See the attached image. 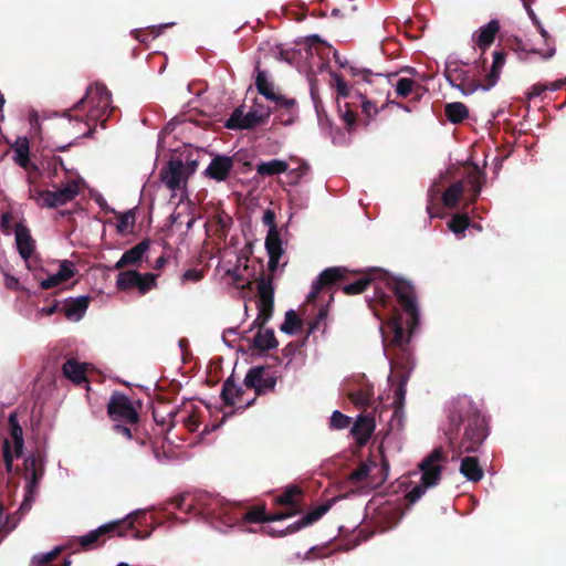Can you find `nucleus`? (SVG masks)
<instances>
[{"label": "nucleus", "instance_id": "09e8293b", "mask_svg": "<svg viewBox=\"0 0 566 566\" xmlns=\"http://www.w3.org/2000/svg\"><path fill=\"white\" fill-rule=\"evenodd\" d=\"M369 471L370 465L368 463H360L359 467L349 474V481L352 484H360L366 481Z\"/></svg>", "mask_w": 566, "mask_h": 566}, {"label": "nucleus", "instance_id": "79ce46f5", "mask_svg": "<svg viewBox=\"0 0 566 566\" xmlns=\"http://www.w3.org/2000/svg\"><path fill=\"white\" fill-rule=\"evenodd\" d=\"M117 232L124 234L130 230H133L135 226V213L133 210H128L123 213L117 214Z\"/></svg>", "mask_w": 566, "mask_h": 566}, {"label": "nucleus", "instance_id": "2eb2a0df", "mask_svg": "<svg viewBox=\"0 0 566 566\" xmlns=\"http://www.w3.org/2000/svg\"><path fill=\"white\" fill-rule=\"evenodd\" d=\"M303 490L296 485L292 484L286 486L281 494L274 497V503L276 505L284 506L285 509L276 514H290L291 517L303 512Z\"/></svg>", "mask_w": 566, "mask_h": 566}, {"label": "nucleus", "instance_id": "a878e982", "mask_svg": "<svg viewBox=\"0 0 566 566\" xmlns=\"http://www.w3.org/2000/svg\"><path fill=\"white\" fill-rule=\"evenodd\" d=\"M243 394V388L235 384L232 375L224 380L221 389V398L227 406L232 407L237 403L242 405Z\"/></svg>", "mask_w": 566, "mask_h": 566}, {"label": "nucleus", "instance_id": "72a5a7b5", "mask_svg": "<svg viewBox=\"0 0 566 566\" xmlns=\"http://www.w3.org/2000/svg\"><path fill=\"white\" fill-rule=\"evenodd\" d=\"M263 327H259V332L253 337V347L261 352L270 350L276 348L279 345L277 339L275 338L273 329H262Z\"/></svg>", "mask_w": 566, "mask_h": 566}, {"label": "nucleus", "instance_id": "603ef678", "mask_svg": "<svg viewBox=\"0 0 566 566\" xmlns=\"http://www.w3.org/2000/svg\"><path fill=\"white\" fill-rule=\"evenodd\" d=\"M510 48L515 52L542 54L539 50L530 49L527 43L516 36L510 40Z\"/></svg>", "mask_w": 566, "mask_h": 566}, {"label": "nucleus", "instance_id": "0e129e2a", "mask_svg": "<svg viewBox=\"0 0 566 566\" xmlns=\"http://www.w3.org/2000/svg\"><path fill=\"white\" fill-rule=\"evenodd\" d=\"M130 424H126L123 422H117L113 426V430L116 433L125 436L127 439H133V429L129 427Z\"/></svg>", "mask_w": 566, "mask_h": 566}, {"label": "nucleus", "instance_id": "9b49d317", "mask_svg": "<svg viewBox=\"0 0 566 566\" xmlns=\"http://www.w3.org/2000/svg\"><path fill=\"white\" fill-rule=\"evenodd\" d=\"M107 413L114 422L137 424L139 421V413L133 406L130 399L126 395L117 391L109 398Z\"/></svg>", "mask_w": 566, "mask_h": 566}, {"label": "nucleus", "instance_id": "f3484780", "mask_svg": "<svg viewBox=\"0 0 566 566\" xmlns=\"http://www.w3.org/2000/svg\"><path fill=\"white\" fill-rule=\"evenodd\" d=\"M332 501H327L308 513H306L301 520L296 521L295 523L289 525L286 528L281 530L280 535H289L293 534L303 527H306L308 525H312L313 523L317 522L319 518H322L332 507Z\"/></svg>", "mask_w": 566, "mask_h": 566}, {"label": "nucleus", "instance_id": "cd10ccee", "mask_svg": "<svg viewBox=\"0 0 566 566\" xmlns=\"http://www.w3.org/2000/svg\"><path fill=\"white\" fill-rule=\"evenodd\" d=\"M375 429V422L371 418L360 416L354 423L350 432L356 439L357 443L363 446L371 437Z\"/></svg>", "mask_w": 566, "mask_h": 566}, {"label": "nucleus", "instance_id": "774afa93", "mask_svg": "<svg viewBox=\"0 0 566 566\" xmlns=\"http://www.w3.org/2000/svg\"><path fill=\"white\" fill-rule=\"evenodd\" d=\"M60 308V302L54 300L52 302V304H50L49 306H44L42 308L39 310V314L41 315H45V316H51L53 315L54 313H56Z\"/></svg>", "mask_w": 566, "mask_h": 566}, {"label": "nucleus", "instance_id": "ddd939ff", "mask_svg": "<svg viewBox=\"0 0 566 566\" xmlns=\"http://www.w3.org/2000/svg\"><path fill=\"white\" fill-rule=\"evenodd\" d=\"M243 384L248 389H253L255 396H261L275 390L276 377L269 368L258 366L248 370Z\"/></svg>", "mask_w": 566, "mask_h": 566}, {"label": "nucleus", "instance_id": "a211bd4d", "mask_svg": "<svg viewBox=\"0 0 566 566\" xmlns=\"http://www.w3.org/2000/svg\"><path fill=\"white\" fill-rule=\"evenodd\" d=\"M149 247H150L149 239L142 240L135 247L130 248L129 250H127L123 253L120 259L114 265V269L122 270L126 266L138 265L143 261L146 252L149 250Z\"/></svg>", "mask_w": 566, "mask_h": 566}, {"label": "nucleus", "instance_id": "1a4fd4ad", "mask_svg": "<svg viewBox=\"0 0 566 566\" xmlns=\"http://www.w3.org/2000/svg\"><path fill=\"white\" fill-rule=\"evenodd\" d=\"M258 282V317L254 319L253 327H263L272 317L274 310V287L272 276L262 274Z\"/></svg>", "mask_w": 566, "mask_h": 566}, {"label": "nucleus", "instance_id": "2f4dec72", "mask_svg": "<svg viewBox=\"0 0 566 566\" xmlns=\"http://www.w3.org/2000/svg\"><path fill=\"white\" fill-rule=\"evenodd\" d=\"M395 91L399 97H407L415 94L416 98L419 99L423 95L426 88L411 78L400 77L395 85Z\"/></svg>", "mask_w": 566, "mask_h": 566}, {"label": "nucleus", "instance_id": "9d476101", "mask_svg": "<svg viewBox=\"0 0 566 566\" xmlns=\"http://www.w3.org/2000/svg\"><path fill=\"white\" fill-rule=\"evenodd\" d=\"M24 475L28 481L25 485L24 500L20 511L27 512L31 509L34 496L38 492L39 482L43 476L44 468L40 455L31 454L24 460Z\"/></svg>", "mask_w": 566, "mask_h": 566}, {"label": "nucleus", "instance_id": "f03ea898", "mask_svg": "<svg viewBox=\"0 0 566 566\" xmlns=\"http://www.w3.org/2000/svg\"><path fill=\"white\" fill-rule=\"evenodd\" d=\"M352 274L357 275L356 272ZM358 275L359 277L354 282L344 284L342 291L346 295H356L366 291L370 284H374L376 300L382 306H386L390 296L386 293L385 289L389 290L396 296L406 315L403 327L412 334L420 321L415 286L409 281L397 279L379 268H370L358 273Z\"/></svg>", "mask_w": 566, "mask_h": 566}, {"label": "nucleus", "instance_id": "393cba45", "mask_svg": "<svg viewBox=\"0 0 566 566\" xmlns=\"http://www.w3.org/2000/svg\"><path fill=\"white\" fill-rule=\"evenodd\" d=\"M197 506L200 509L202 515L214 518L221 517L223 514L228 513V506L221 505L219 499L208 494H202L197 497Z\"/></svg>", "mask_w": 566, "mask_h": 566}, {"label": "nucleus", "instance_id": "864d4df0", "mask_svg": "<svg viewBox=\"0 0 566 566\" xmlns=\"http://www.w3.org/2000/svg\"><path fill=\"white\" fill-rule=\"evenodd\" d=\"M2 453H3L6 471L8 473H10L13 468V454H12L10 441L8 439L3 440Z\"/></svg>", "mask_w": 566, "mask_h": 566}, {"label": "nucleus", "instance_id": "4d7b16f0", "mask_svg": "<svg viewBox=\"0 0 566 566\" xmlns=\"http://www.w3.org/2000/svg\"><path fill=\"white\" fill-rule=\"evenodd\" d=\"M349 72L353 76H361V78L367 82V83H371V77L373 76H380L381 74L379 73H374L371 70H368V69H358L356 66H350L349 67Z\"/></svg>", "mask_w": 566, "mask_h": 566}, {"label": "nucleus", "instance_id": "3c124183", "mask_svg": "<svg viewBox=\"0 0 566 566\" xmlns=\"http://www.w3.org/2000/svg\"><path fill=\"white\" fill-rule=\"evenodd\" d=\"M350 418L338 410H335L331 417V427L334 429H345L349 426Z\"/></svg>", "mask_w": 566, "mask_h": 566}, {"label": "nucleus", "instance_id": "f257e3e1", "mask_svg": "<svg viewBox=\"0 0 566 566\" xmlns=\"http://www.w3.org/2000/svg\"><path fill=\"white\" fill-rule=\"evenodd\" d=\"M412 334L406 333L401 314L395 315L382 329L384 343L388 357L390 359L391 373L388 381L394 387L392 416L390 428L399 429L402 427L405 413V400L407 394V382L415 367L412 354L409 349V342Z\"/></svg>", "mask_w": 566, "mask_h": 566}, {"label": "nucleus", "instance_id": "e433bc0d", "mask_svg": "<svg viewBox=\"0 0 566 566\" xmlns=\"http://www.w3.org/2000/svg\"><path fill=\"white\" fill-rule=\"evenodd\" d=\"M255 86L258 92L270 101L282 99L280 95H276L273 85L268 81L266 73L264 71H258L255 78Z\"/></svg>", "mask_w": 566, "mask_h": 566}, {"label": "nucleus", "instance_id": "6ab92c4d", "mask_svg": "<svg viewBox=\"0 0 566 566\" xmlns=\"http://www.w3.org/2000/svg\"><path fill=\"white\" fill-rule=\"evenodd\" d=\"M15 243L20 256L28 261L35 251V240L27 226L19 222L15 224Z\"/></svg>", "mask_w": 566, "mask_h": 566}, {"label": "nucleus", "instance_id": "37998d69", "mask_svg": "<svg viewBox=\"0 0 566 566\" xmlns=\"http://www.w3.org/2000/svg\"><path fill=\"white\" fill-rule=\"evenodd\" d=\"M156 279H157V275L154 273H146V274L139 273V280H137L136 289L138 290V292L142 295L146 294L150 290L156 287Z\"/></svg>", "mask_w": 566, "mask_h": 566}, {"label": "nucleus", "instance_id": "c85d7f7f", "mask_svg": "<svg viewBox=\"0 0 566 566\" xmlns=\"http://www.w3.org/2000/svg\"><path fill=\"white\" fill-rule=\"evenodd\" d=\"M500 31V23L497 20H491L483 25L478 35L474 38L475 44L484 52L495 40L496 33Z\"/></svg>", "mask_w": 566, "mask_h": 566}, {"label": "nucleus", "instance_id": "e2e57ef3", "mask_svg": "<svg viewBox=\"0 0 566 566\" xmlns=\"http://www.w3.org/2000/svg\"><path fill=\"white\" fill-rule=\"evenodd\" d=\"M203 277V273L201 270H197V269H189L187 270L182 276H181V280L184 282H187V281H191V282H198L200 281L201 279Z\"/></svg>", "mask_w": 566, "mask_h": 566}, {"label": "nucleus", "instance_id": "338daca9", "mask_svg": "<svg viewBox=\"0 0 566 566\" xmlns=\"http://www.w3.org/2000/svg\"><path fill=\"white\" fill-rule=\"evenodd\" d=\"M262 222L264 226L269 227V230H272L273 228H277L275 223V212L271 209H266L262 217Z\"/></svg>", "mask_w": 566, "mask_h": 566}, {"label": "nucleus", "instance_id": "20e7f679", "mask_svg": "<svg viewBox=\"0 0 566 566\" xmlns=\"http://www.w3.org/2000/svg\"><path fill=\"white\" fill-rule=\"evenodd\" d=\"M504 64L505 53L503 51H494L493 63L490 72L485 75L484 82H481L480 76L486 70L485 59H480L475 62L472 70L464 69L468 63L459 61L448 62L444 69V76L452 87L458 88L464 95H470L479 88L488 91L493 87L499 81Z\"/></svg>", "mask_w": 566, "mask_h": 566}, {"label": "nucleus", "instance_id": "ea45409f", "mask_svg": "<svg viewBox=\"0 0 566 566\" xmlns=\"http://www.w3.org/2000/svg\"><path fill=\"white\" fill-rule=\"evenodd\" d=\"M373 398L374 391L370 387L359 388L358 390L349 394L352 402L359 407H369L373 402Z\"/></svg>", "mask_w": 566, "mask_h": 566}, {"label": "nucleus", "instance_id": "0eeeda50", "mask_svg": "<svg viewBox=\"0 0 566 566\" xmlns=\"http://www.w3.org/2000/svg\"><path fill=\"white\" fill-rule=\"evenodd\" d=\"M485 178V172L478 165L472 164L465 177L451 184L442 193L443 205L449 209L457 208L465 192V187H468L467 206L473 205L482 191Z\"/></svg>", "mask_w": 566, "mask_h": 566}, {"label": "nucleus", "instance_id": "a18cd8bd", "mask_svg": "<svg viewBox=\"0 0 566 566\" xmlns=\"http://www.w3.org/2000/svg\"><path fill=\"white\" fill-rule=\"evenodd\" d=\"M448 226L455 234L463 233L470 226V219L467 214H454Z\"/></svg>", "mask_w": 566, "mask_h": 566}, {"label": "nucleus", "instance_id": "8fccbe9b", "mask_svg": "<svg viewBox=\"0 0 566 566\" xmlns=\"http://www.w3.org/2000/svg\"><path fill=\"white\" fill-rule=\"evenodd\" d=\"M229 129H244V114L241 108H235L226 122Z\"/></svg>", "mask_w": 566, "mask_h": 566}, {"label": "nucleus", "instance_id": "4c0bfd02", "mask_svg": "<svg viewBox=\"0 0 566 566\" xmlns=\"http://www.w3.org/2000/svg\"><path fill=\"white\" fill-rule=\"evenodd\" d=\"M137 280H139V272L135 270L122 271L117 275L116 286L120 291L136 289Z\"/></svg>", "mask_w": 566, "mask_h": 566}, {"label": "nucleus", "instance_id": "680f3d73", "mask_svg": "<svg viewBox=\"0 0 566 566\" xmlns=\"http://www.w3.org/2000/svg\"><path fill=\"white\" fill-rule=\"evenodd\" d=\"M334 80H335L337 95L340 97H348L349 96V87H348L347 83L344 81V78L340 75L335 74Z\"/></svg>", "mask_w": 566, "mask_h": 566}, {"label": "nucleus", "instance_id": "39448f33", "mask_svg": "<svg viewBox=\"0 0 566 566\" xmlns=\"http://www.w3.org/2000/svg\"><path fill=\"white\" fill-rule=\"evenodd\" d=\"M111 103V92L105 85L96 83L95 85L88 86L86 94L75 103L73 107L63 112V117L70 120H85V125L88 129L82 137L88 138L93 136L96 123L99 122L102 127L105 128Z\"/></svg>", "mask_w": 566, "mask_h": 566}, {"label": "nucleus", "instance_id": "7c9ffc66", "mask_svg": "<svg viewBox=\"0 0 566 566\" xmlns=\"http://www.w3.org/2000/svg\"><path fill=\"white\" fill-rule=\"evenodd\" d=\"M10 437L14 444V454L17 458L22 455L24 440L22 427L19 423L17 412H11L8 419Z\"/></svg>", "mask_w": 566, "mask_h": 566}, {"label": "nucleus", "instance_id": "5fc2aeb1", "mask_svg": "<svg viewBox=\"0 0 566 566\" xmlns=\"http://www.w3.org/2000/svg\"><path fill=\"white\" fill-rule=\"evenodd\" d=\"M327 315H328V306H322L314 321L312 323H310V332H314L315 329H318L321 327L322 324L325 325V321L327 318Z\"/></svg>", "mask_w": 566, "mask_h": 566}, {"label": "nucleus", "instance_id": "412c9836", "mask_svg": "<svg viewBox=\"0 0 566 566\" xmlns=\"http://www.w3.org/2000/svg\"><path fill=\"white\" fill-rule=\"evenodd\" d=\"M75 273L76 270L74 263L70 260H63L60 262L59 271L55 274L50 275L49 277L42 280L40 282V287L42 290L53 289L60 285L61 283H64L72 279L75 275Z\"/></svg>", "mask_w": 566, "mask_h": 566}, {"label": "nucleus", "instance_id": "aec40b11", "mask_svg": "<svg viewBox=\"0 0 566 566\" xmlns=\"http://www.w3.org/2000/svg\"><path fill=\"white\" fill-rule=\"evenodd\" d=\"M161 181L172 191L180 188L184 178V164L180 159H172L160 171Z\"/></svg>", "mask_w": 566, "mask_h": 566}, {"label": "nucleus", "instance_id": "bb28decb", "mask_svg": "<svg viewBox=\"0 0 566 566\" xmlns=\"http://www.w3.org/2000/svg\"><path fill=\"white\" fill-rule=\"evenodd\" d=\"M62 547H55L51 552L38 554L32 557V566H71L70 558L59 559Z\"/></svg>", "mask_w": 566, "mask_h": 566}, {"label": "nucleus", "instance_id": "58836bf2", "mask_svg": "<svg viewBox=\"0 0 566 566\" xmlns=\"http://www.w3.org/2000/svg\"><path fill=\"white\" fill-rule=\"evenodd\" d=\"M265 249L268 254H283L282 240L277 228L268 231L265 238Z\"/></svg>", "mask_w": 566, "mask_h": 566}, {"label": "nucleus", "instance_id": "7ed1b4c3", "mask_svg": "<svg viewBox=\"0 0 566 566\" xmlns=\"http://www.w3.org/2000/svg\"><path fill=\"white\" fill-rule=\"evenodd\" d=\"M444 436L453 453H475L489 436V426L481 410L470 400H459L448 417Z\"/></svg>", "mask_w": 566, "mask_h": 566}, {"label": "nucleus", "instance_id": "69168bd1", "mask_svg": "<svg viewBox=\"0 0 566 566\" xmlns=\"http://www.w3.org/2000/svg\"><path fill=\"white\" fill-rule=\"evenodd\" d=\"M3 514V507L0 505V534L2 533V536H6L15 527V524L9 526V518H4Z\"/></svg>", "mask_w": 566, "mask_h": 566}, {"label": "nucleus", "instance_id": "bf43d9fd", "mask_svg": "<svg viewBox=\"0 0 566 566\" xmlns=\"http://www.w3.org/2000/svg\"><path fill=\"white\" fill-rule=\"evenodd\" d=\"M533 21L536 23L538 32L544 38L545 43L548 46L547 53L543 54V57L544 59H551L555 54V48L554 46H549V43H548L551 36H549L548 32L543 28V25L535 18L533 19Z\"/></svg>", "mask_w": 566, "mask_h": 566}, {"label": "nucleus", "instance_id": "f704fd0d", "mask_svg": "<svg viewBox=\"0 0 566 566\" xmlns=\"http://www.w3.org/2000/svg\"><path fill=\"white\" fill-rule=\"evenodd\" d=\"M289 165L282 159H272L263 161L256 166V174L261 177L275 176L286 172Z\"/></svg>", "mask_w": 566, "mask_h": 566}, {"label": "nucleus", "instance_id": "6e6552de", "mask_svg": "<svg viewBox=\"0 0 566 566\" xmlns=\"http://www.w3.org/2000/svg\"><path fill=\"white\" fill-rule=\"evenodd\" d=\"M80 192V185L76 180H70L67 184L54 191L43 189H32L30 198L33 199L39 207L57 208L71 202Z\"/></svg>", "mask_w": 566, "mask_h": 566}, {"label": "nucleus", "instance_id": "423d86ee", "mask_svg": "<svg viewBox=\"0 0 566 566\" xmlns=\"http://www.w3.org/2000/svg\"><path fill=\"white\" fill-rule=\"evenodd\" d=\"M146 521L145 512H134L124 520L114 521L99 526L96 530L78 537V543L84 551H91L103 545L107 537L115 534L118 536L130 535L135 539H145L150 535V532H142L138 526L143 525Z\"/></svg>", "mask_w": 566, "mask_h": 566}, {"label": "nucleus", "instance_id": "6e6d98bb", "mask_svg": "<svg viewBox=\"0 0 566 566\" xmlns=\"http://www.w3.org/2000/svg\"><path fill=\"white\" fill-rule=\"evenodd\" d=\"M429 486L427 485H423L422 482H420V484L416 485L415 488H412L406 495V499L408 500V502L410 504H413L416 503L419 499H421V496L424 494L426 490L428 489Z\"/></svg>", "mask_w": 566, "mask_h": 566}, {"label": "nucleus", "instance_id": "13d9d810", "mask_svg": "<svg viewBox=\"0 0 566 566\" xmlns=\"http://www.w3.org/2000/svg\"><path fill=\"white\" fill-rule=\"evenodd\" d=\"M346 107H348V104H346ZM342 118L346 125L347 130L353 132L357 123L356 113L350 108H346V111L342 114Z\"/></svg>", "mask_w": 566, "mask_h": 566}, {"label": "nucleus", "instance_id": "dca6fc26", "mask_svg": "<svg viewBox=\"0 0 566 566\" xmlns=\"http://www.w3.org/2000/svg\"><path fill=\"white\" fill-rule=\"evenodd\" d=\"M238 160H241L240 153H237L232 157L226 155H216L211 159L203 174L206 177L214 181H226L229 178L231 170L233 169L234 163Z\"/></svg>", "mask_w": 566, "mask_h": 566}, {"label": "nucleus", "instance_id": "4468645a", "mask_svg": "<svg viewBox=\"0 0 566 566\" xmlns=\"http://www.w3.org/2000/svg\"><path fill=\"white\" fill-rule=\"evenodd\" d=\"M350 271L344 266H333L325 269L312 285V291L307 295V302L313 303L316 301L317 295L323 290H331L339 282L349 279Z\"/></svg>", "mask_w": 566, "mask_h": 566}, {"label": "nucleus", "instance_id": "473e14b6", "mask_svg": "<svg viewBox=\"0 0 566 566\" xmlns=\"http://www.w3.org/2000/svg\"><path fill=\"white\" fill-rule=\"evenodd\" d=\"M63 374L66 378L75 384L86 381L85 365L80 364L76 359L70 358L63 364Z\"/></svg>", "mask_w": 566, "mask_h": 566}, {"label": "nucleus", "instance_id": "49530a36", "mask_svg": "<svg viewBox=\"0 0 566 566\" xmlns=\"http://www.w3.org/2000/svg\"><path fill=\"white\" fill-rule=\"evenodd\" d=\"M179 413V409L168 411L166 415L160 413L158 409L153 410V418L157 424L164 426L169 423L168 430L175 427V418Z\"/></svg>", "mask_w": 566, "mask_h": 566}, {"label": "nucleus", "instance_id": "052dcab7", "mask_svg": "<svg viewBox=\"0 0 566 566\" xmlns=\"http://www.w3.org/2000/svg\"><path fill=\"white\" fill-rule=\"evenodd\" d=\"M361 111L367 117L365 126H367L369 124V120L378 113V108L376 107V105L367 99H364L361 102Z\"/></svg>", "mask_w": 566, "mask_h": 566}, {"label": "nucleus", "instance_id": "b1692460", "mask_svg": "<svg viewBox=\"0 0 566 566\" xmlns=\"http://www.w3.org/2000/svg\"><path fill=\"white\" fill-rule=\"evenodd\" d=\"M90 302L91 297L85 295L78 296L76 298L71 297L64 302L61 311H63L65 317L69 321L77 322L86 313Z\"/></svg>", "mask_w": 566, "mask_h": 566}, {"label": "nucleus", "instance_id": "c9c22d12", "mask_svg": "<svg viewBox=\"0 0 566 566\" xmlns=\"http://www.w3.org/2000/svg\"><path fill=\"white\" fill-rule=\"evenodd\" d=\"M444 114L452 124H461L469 117V108L461 102L448 103L444 106Z\"/></svg>", "mask_w": 566, "mask_h": 566}, {"label": "nucleus", "instance_id": "4be33fe9", "mask_svg": "<svg viewBox=\"0 0 566 566\" xmlns=\"http://www.w3.org/2000/svg\"><path fill=\"white\" fill-rule=\"evenodd\" d=\"M13 150V161L25 170H36V166L30 161V143L25 136H19L13 144L10 145Z\"/></svg>", "mask_w": 566, "mask_h": 566}, {"label": "nucleus", "instance_id": "c03bdc74", "mask_svg": "<svg viewBox=\"0 0 566 566\" xmlns=\"http://www.w3.org/2000/svg\"><path fill=\"white\" fill-rule=\"evenodd\" d=\"M269 117V113L261 114L256 111H250L244 114V129H252L264 124Z\"/></svg>", "mask_w": 566, "mask_h": 566}, {"label": "nucleus", "instance_id": "a19ab883", "mask_svg": "<svg viewBox=\"0 0 566 566\" xmlns=\"http://www.w3.org/2000/svg\"><path fill=\"white\" fill-rule=\"evenodd\" d=\"M302 327V319L298 317L294 310H290L285 313L284 323L281 326V331L286 334H294L298 328Z\"/></svg>", "mask_w": 566, "mask_h": 566}, {"label": "nucleus", "instance_id": "c756f323", "mask_svg": "<svg viewBox=\"0 0 566 566\" xmlns=\"http://www.w3.org/2000/svg\"><path fill=\"white\" fill-rule=\"evenodd\" d=\"M460 473L471 482L482 480L484 472L476 457H464L460 464Z\"/></svg>", "mask_w": 566, "mask_h": 566}, {"label": "nucleus", "instance_id": "de8ad7c7", "mask_svg": "<svg viewBox=\"0 0 566 566\" xmlns=\"http://www.w3.org/2000/svg\"><path fill=\"white\" fill-rule=\"evenodd\" d=\"M241 261H242V256H239L238 258V266H235L233 270H228L227 271V275H229L233 283L238 286V287H241L242 290H245V289H252V281L250 280H244L243 275L239 272V266L241 264Z\"/></svg>", "mask_w": 566, "mask_h": 566}, {"label": "nucleus", "instance_id": "5701e85b", "mask_svg": "<svg viewBox=\"0 0 566 566\" xmlns=\"http://www.w3.org/2000/svg\"><path fill=\"white\" fill-rule=\"evenodd\" d=\"M291 517L290 514H269L264 505H255L248 509L242 513V521L245 523H268L274 521H282Z\"/></svg>", "mask_w": 566, "mask_h": 566}, {"label": "nucleus", "instance_id": "f8f14e48", "mask_svg": "<svg viewBox=\"0 0 566 566\" xmlns=\"http://www.w3.org/2000/svg\"><path fill=\"white\" fill-rule=\"evenodd\" d=\"M447 457L441 447L433 449L420 463L421 482L429 488L439 484L442 474V463Z\"/></svg>", "mask_w": 566, "mask_h": 566}]
</instances>
